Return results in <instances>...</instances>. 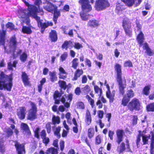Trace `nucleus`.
Masks as SVG:
<instances>
[{
	"label": "nucleus",
	"instance_id": "f257e3e1",
	"mask_svg": "<svg viewBox=\"0 0 154 154\" xmlns=\"http://www.w3.org/2000/svg\"><path fill=\"white\" fill-rule=\"evenodd\" d=\"M22 0L28 7L27 11L21 8L19 9L18 11V15L20 18L22 19L21 20L23 22H26V24H28L29 23V17H33L37 21L38 27L41 28V32L42 33L44 32L45 29L48 26H52L53 23L51 22L44 23L43 20H40V17L37 15L38 9L34 5H29L26 0Z\"/></svg>",
	"mask_w": 154,
	"mask_h": 154
},
{
	"label": "nucleus",
	"instance_id": "f03ea898",
	"mask_svg": "<svg viewBox=\"0 0 154 154\" xmlns=\"http://www.w3.org/2000/svg\"><path fill=\"white\" fill-rule=\"evenodd\" d=\"M12 80L11 76H5L3 72H2L1 74L0 89L2 90L5 88L10 91L12 86Z\"/></svg>",
	"mask_w": 154,
	"mask_h": 154
},
{
	"label": "nucleus",
	"instance_id": "7ed1b4c3",
	"mask_svg": "<svg viewBox=\"0 0 154 154\" xmlns=\"http://www.w3.org/2000/svg\"><path fill=\"white\" fill-rule=\"evenodd\" d=\"M79 3L81 5L82 11L80 13V16L82 20H86L88 19L89 15L86 13L92 9L91 6L89 4L88 0H80Z\"/></svg>",
	"mask_w": 154,
	"mask_h": 154
},
{
	"label": "nucleus",
	"instance_id": "20e7f679",
	"mask_svg": "<svg viewBox=\"0 0 154 154\" xmlns=\"http://www.w3.org/2000/svg\"><path fill=\"white\" fill-rule=\"evenodd\" d=\"M110 5L107 0H96L95 8L97 10L100 11L106 9L109 7Z\"/></svg>",
	"mask_w": 154,
	"mask_h": 154
},
{
	"label": "nucleus",
	"instance_id": "39448f33",
	"mask_svg": "<svg viewBox=\"0 0 154 154\" xmlns=\"http://www.w3.org/2000/svg\"><path fill=\"white\" fill-rule=\"evenodd\" d=\"M131 24V22L129 19L127 18L124 19L122 22V26L126 34L129 36L132 35V29Z\"/></svg>",
	"mask_w": 154,
	"mask_h": 154
},
{
	"label": "nucleus",
	"instance_id": "423d86ee",
	"mask_svg": "<svg viewBox=\"0 0 154 154\" xmlns=\"http://www.w3.org/2000/svg\"><path fill=\"white\" fill-rule=\"evenodd\" d=\"M17 43V42L15 36H13L10 38L8 45L4 46L5 51L7 52L13 51L15 49Z\"/></svg>",
	"mask_w": 154,
	"mask_h": 154
},
{
	"label": "nucleus",
	"instance_id": "0eeeda50",
	"mask_svg": "<svg viewBox=\"0 0 154 154\" xmlns=\"http://www.w3.org/2000/svg\"><path fill=\"white\" fill-rule=\"evenodd\" d=\"M30 104L31 108L29 111L27 119L29 120H33L36 118L37 108L36 105L33 103L30 102Z\"/></svg>",
	"mask_w": 154,
	"mask_h": 154
},
{
	"label": "nucleus",
	"instance_id": "6e6552de",
	"mask_svg": "<svg viewBox=\"0 0 154 154\" xmlns=\"http://www.w3.org/2000/svg\"><path fill=\"white\" fill-rule=\"evenodd\" d=\"M128 106L131 110H133L134 109L139 110L141 106L138 100L134 98L129 103Z\"/></svg>",
	"mask_w": 154,
	"mask_h": 154
},
{
	"label": "nucleus",
	"instance_id": "1a4fd4ad",
	"mask_svg": "<svg viewBox=\"0 0 154 154\" xmlns=\"http://www.w3.org/2000/svg\"><path fill=\"white\" fill-rule=\"evenodd\" d=\"M104 85H105L107 89V91L106 92V96L109 99V102L112 103L114 100V97L115 94V91H113L111 92L109 89V87L108 84H107L106 81L105 80Z\"/></svg>",
	"mask_w": 154,
	"mask_h": 154
},
{
	"label": "nucleus",
	"instance_id": "9d476101",
	"mask_svg": "<svg viewBox=\"0 0 154 154\" xmlns=\"http://www.w3.org/2000/svg\"><path fill=\"white\" fill-rule=\"evenodd\" d=\"M61 96V94L59 93L58 91H55L54 95V98L55 100V103L56 104H58L60 103V101L62 103H65L66 99L67 98V96L65 95L62 96L61 98H60L59 99H58L57 98L60 97Z\"/></svg>",
	"mask_w": 154,
	"mask_h": 154
},
{
	"label": "nucleus",
	"instance_id": "9b49d317",
	"mask_svg": "<svg viewBox=\"0 0 154 154\" xmlns=\"http://www.w3.org/2000/svg\"><path fill=\"white\" fill-rule=\"evenodd\" d=\"M45 0L46 2L45 3H47V5H44L43 7L45 10L50 12H52L54 11V10H56V6L51 3V2H49V1H51L52 2H55V0Z\"/></svg>",
	"mask_w": 154,
	"mask_h": 154
},
{
	"label": "nucleus",
	"instance_id": "f8f14e48",
	"mask_svg": "<svg viewBox=\"0 0 154 154\" xmlns=\"http://www.w3.org/2000/svg\"><path fill=\"white\" fill-rule=\"evenodd\" d=\"M128 6L131 7L133 5L135 6H138L142 2V0H122Z\"/></svg>",
	"mask_w": 154,
	"mask_h": 154
},
{
	"label": "nucleus",
	"instance_id": "ddd939ff",
	"mask_svg": "<svg viewBox=\"0 0 154 154\" xmlns=\"http://www.w3.org/2000/svg\"><path fill=\"white\" fill-rule=\"evenodd\" d=\"M117 139L116 142L119 144L120 143L123 141V135L124 134V131L121 130H118L116 132Z\"/></svg>",
	"mask_w": 154,
	"mask_h": 154
},
{
	"label": "nucleus",
	"instance_id": "4468645a",
	"mask_svg": "<svg viewBox=\"0 0 154 154\" xmlns=\"http://www.w3.org/2000/svg\"><path fill=\"white\" fill-rule=\"evenodd\" d=\"M14 144L18 154H22L23 153H25L24 146L23 144H20L16 141L15 142Z\"/></svg>",
	"mask_w": 154,
	"mask_h": 154
},
{
	"label": "nucleus",
	"instance_id": "2eb2a0df",
	"mask_svg": "<svg viewBox=\"0 0 154 154\" xmlns=\"http://www.w3.org/2000/svg\"><path fill=\"white\" fill-rule=\"evenodd\" d=\"M26 111V109L25 107H20L17 109V115L20 119H23L24 118Z\"/></svg>",
	"mask_w": 154,
	"mask_h": 154
},
{
	"label": "nucleus",
	"instance_id": "dca6fc26",
	"mask_svg": "<svg viewBox=\"0 0 154 154\" xmlns=\"http://www.w3.org/2000/svg\"><path fill=\"white\" fill-rule=\"evenodd\" d=\"M115 68L117 73L116 80L119 81L122 79L121 66L119 64L116 63L115 65Z\"/></svg>",
	"mask_w": 154,
	"mask_h": 154
},
{
	"label": "nucleus",
	"instance_id": "f3484780",
	"mask_svg": "<svg viewBox=\"0 0 154 154\" xmlns=\"http://www.w3.org/2000/svg\"><path fill=\"white\" fill-rule=\"evenodd\" d=\"M144 39L143 34L142 32H140L137 37V40L140 47H141L143 45Z\"/></svg>",
	"mask_w": 154,
	"mask_h": 154
},
{
	"label": "nucleus",
	"instance_id": "a211bd4d",
	"mask_svg": "<svg viewBox=\"0 0 154 154\" xmlns=\"http://www.w3.org/2000/svg\"><path fill=\"white\" fill-rule=\"evenodd\" d=\"M143 49L146 50V53L149 56H152L154 54V52L149 47L147 43H145L143 44Z\"/></svg>",
	"mask_w": 154,
	"mask_h": 154
},
{
	"label": "nucleus",
	"instance_id": "6ab92c4d",
	"mask_svg": "<svg viewBox=\"0 0 154 154\" xmlns=\"http://www.w3.org/2000/svg\"><path fill=\"white\" fill-rule=\"evenodd\" d=\"M59 78L60 79H65L67 77V73L62 67H60L59 69Z\"/></svg>",
	"mask_w": 154,
	"mask_h": 154
},
{
	"label": "nucleus",
	"instance_id": "aec40b11",
	"mask_svg": "<svg viewBox=\"0 0 154 154\" xmlns=\"http://www.w3.org/2000/svg\"><path fill=\"white\" fill-rule=\"evenodd\" d=\"M102 101L103 103H105L106 102V99L103 96L99 97L97 102L96 103V105L98 106V107L99 109L102 108L103 107V104L101 103Z\"/></svg>",
	"mask_w": 154,
	"mask_h": 154
},
{
	"label": "nucleus",
	"instance_id": "412c9836",
	"mask_svg": "<svg viewBox=\"0 0 154 154\" xmlns=\"http://www.w3.org/2000/svg\"><path fill=\"white\" fill-rule=\"evenodd\" d=\"M125 149V144L124 143L122 142L120 144H119V145L118 146L116 151L119 154H122Z\"/></svg>",
	"mask_w": 154,
	"mask_h": 154
},
{
	"label": "nucleus",
	"instance_id": "4be33fe9",
	"mask_svg": "<svg viewBox=\"0 0 154 154\" xmlns=\"http://www.w3.org/2000/svg\"><path fill=\"white\" fill-rule=\"evenodd\" d=\"M85 122L86 125H89L91 122V118L90 113L89 110L86 112L85 117Z\"/></svg>",
	"mask_w": 154,
	"mask_h": 154
},
{
	"label": "nucleus",
	"instance_id": "5701e85b",
	"mask_svg": "<svg viewBox=\"0 0 154 154\" xmlns=\"http://www.w3.org/2000/svg\"><path fill=\"white\" fill-rule=\"evenodd\" d=\"M117 82H118L119 85L120 92L123 95L125 93L124 90L126 87V85L125 84H123L122 79H120L119 81L118 80H117Z\"/></svg>",
	"mask_w": 154,
	"mask_h": 154
},
{
	"label": "nucleus",
	"instance_id": "b1692460",
	"mask_svg": "<svg viewBox=\"0 0 154 154\" xmlns=\"http://www.w3.org/2000/svg\"><path fill=\"white\" fill-rule=\"evenodd\" d=\"M49 37L52 42L56 41L57 40V37L56 31L55 30H52L50 33Z\"/></svg>",
	"mask_w": 154,
	"mask_h": 154
},
{
	"label": "nucleus",
	"instance_id": "393cba45",
	"mask_svg": "<svg viewBox=\"0 0 154 154\" xmlns=\"http://www.w3.org/2000/svg\"><path fill=\"white\" fill-rule=\"evenodd\" d=\"M88 25L91 27H95L99 26V21L95 20H91L89 21Z\"/></svg>",
	"mask_w": 154,
	"mask_h": 154
},
{
	"label": "nucleus",
	"instance_id": "a878e982",
	"mask_svg": "<svg viewBox=\"0 0 154 154\" xmlns=\"http://www.w3.org/2000/svg\"><path fill=\"white\" fill-rule=\"evenodd\" d=\"M83 73V71L82 69H78L76 70L74 73V76L72 79L73 80H76L78 78L80 77Z\"/></svg>",
	"mask_w": 154,
	"mask_h": 154
},
{
	"label": "nucleus",
	"instance_id": "bb28decb",
	"mask_svg": "<svg viewBox=\"0 0 154 154\" xmlns=\"http://www.w3.org/2000/svg\"><path fill=\"white\" fill-rule=\"evenodd\" d=\"M6 31L3 30L0 32V45H3L5 43V35Z\"/></svg>",
	"mask_w": 154,
	"mask_h": 154
},
{
	"label": "nucleus",
	"instance_id": "cd10ccee",
	"mask_svg": "<svg viewBox=\"0 0 154 154\" xmlns=\"http://www.w3.org/2000/svg\"><path fill=\"white\" fill-rule=\"evenodd\" d=\"M22 78L24 84L26 85H28L29 84V78L28 76L25 72H22Z\"/></svg>",
	"mask_w": 154,
	"mask_h": 154
},
{
	"label": "nucleus",
	"instance_id": "c85d7f7f",
	"mask_svg": "<svg viewBox=\"0 0 154 154\" xmlns=\"http://www.w3.org/2000/svg\"><path fill=\"white\" fill-rule=\"evenodd\" d=\"M21 128L25 133H27L28 134H29L30 133V131L28 126L26 124L23 123H22L21 125Z\"/></svg>",
	"mask_w": 154,
	"mask_h": 154
},
{
	"label": "nucleus",
	"instance_id": "c756f323",
	"mask_svg": "<svg viewBox=\"0 0 154 154\" xmlns=\"http://www.w3.org/2000/svg\"><path fill=\"white\" fill-rule=\"evenodd\" d=\"M142 25L139 23L136 22V26L134 27V29L135 32L136 33L141 31Z\"/></svg>",
	"mask_w": 154,
	"mask_h": 154
},
{
	"label": "nucleus",
	"instance_id": "7c9ffc66",
	"mask_svg": "<svg viewBox=\"0 0 154 154\" xmlns=\"http://www.w3.org/2000/svg\"><path fill=\"white\" fill-rule=\"evenodd\" d=\"M49 75L50 76V79L52 82H54L57 80V77L56 76L55 72H50Z\"/></svg>",
	"mask_w": 154,
	"mask_h": 154
},
{
	"label": "nucleus",
	"instance_id": "2f4dec72",
	"mask_svg": "<svg viewBox=\"0 0 154 154\" xmlns=\"http://www.w3.org/2000/svg\"><path fill=\"white\" fill-rule=\"evenodd\" d=\"M122 10L123 8H122V6L119 4H117L115 11L116 13L120 15L122 13Z\"/></svg>",
	"mask_w": 154,
	"mask_h": 154
},
{
	"label": "nucleus",
	"instance_id": "473e14b6",
	"mask_svg": "<svg viewBox=\"0 0 154 154\" xmlns=\"http://www.w3.org/2000/svg\"><path fill=\"white\" fill-rule=\"evenodd\" d=\"M22 31L24 33L27 34H30L32 32L31 29L29 27L23 26Z\"/></svg>",
	"mask_w": 154,
	"mask_h": 154
},
{
	"label": "nucleus",
	"instance_id": "72a5a7b5",
	"mask_svg": "<svg viewBox=\"0 0 154 154\" xmlns=\"http://www.w3.org/2000/svg\"><path fill=\"white\" fill-rule=\"evenodd\" d=\"M127 97L130 99L133 97L134 95V91L132 90H128L125 95Z\"/></svg>",
	"mask_w": 154,
	"mask_h": 154
},
{
	"label": "nucleus",
	"instance_id": "f704fd0d",
	"mask_svg": "<svg viewBox=\"0 0 154 154\" xmlns=\"http://www.w3.org/2000/svg\"><path fill=\"white\" fill-rule=\"evenodd\" d=\"M94 90L96 93H99V97L103 96L102 95V91L101 89L97 85L94 86Z\"/></svg>",
	"mask_w": 154,
	"mask_h": 154
},
{
	"label": "nucleus",
	"instance_id": "c9c22d12",
	"mask_svg": "<svg viewBox=\"0 0 154 154\" xmlns=\"http://www.w3.org/2000/svg\"><path fill=\"white\" fill-rule=\"evenodd\" d=\"M129 100V99L125 95L122 101V104L124 106H126Z\"/></svg>",
	"mask_w": 154,
	"mask_h": 154
},
{
	"label": "nucleus",
	"instance_id": "e433bc0d",
	"mask_svg": "<svg viewBox=\"0 0 154 154\" xmlns=\"http://www.w3.org/2000/svg\"><path fill=\"white\" fill-rule=\"evenodd\" d=\"M52 119L53 123L54 125L56 124H59L60 122V117L58 116H54Z\"/></svg>",
	"mask_w": 154,
	"mask_h": 154
},
{
	"label": "nucleus",
	"instance_id": "4c0bfd02",
	"mask_svg": "<svg viewBox=\"0 0 154 154\" xmlns=\"http://www.w3.org/2000/svg\"><path fill=\"white\" fill-rule=\"evenodd\" d=\"M94 134V130L93 128H90L88 131V136L89 138H91L92 137Z\"/></svg>",
	"mask_w": 154,
	"mask_h": 154
},
{
	"label": "nucleus",
	"instance_id": "58836bf2",
	"mask_svg": "<svg viewBox=\"0 0 154 154\" xmlns=\"http://www.w3.org/2000/svg\"><path fill=\"white\" fill-rule=\"evenodd\" d=\"M4 131L6 133L7 137H9L13 134V131L10 128H6L5 129Z\"/></svg>",
	"mask_w": 154,
	"mask_h": 154
},
{
	"label": "nucleus",
	"instance_id": "ea45409f",
	"mask_svg": "<svg viewBox=\"0 0 154 154\" xmlns=\"http://www.w3.org/2000/svg\"><path fill=\"white\" fill-rule=\"evenodd\" d=\"M78 59L77 58L74 59L72 61V67L75 69H76L78 65Z\"/></svg>",
	"mask_w": 154,
	"mask_h": 154
},
{
	"label": "nucleus",
	"instance_id": "a19ab883",
	"mask_svg": "<svg viewBox=\"0 0 154 154\" xmlns=\"http://www.w3.org/2000/svg\"><path fill=\"white\" fill-rule=\"evenodd\" d=\"M150 89V86H146L143 88V92L145 95H148L149 93V90Z\"/></svg>",
	"mask_w": 154,
	"mask_h": 154
},
{
	"label": "nucleus",
	"instance_id": "79ce46f5",
	"mask_svg": "<svg viewBox=\"0 0 154 154\" xmlns=\"http://www.w3.org/2000/svg\"><path fill=\"white\" fill-rule=\"evenodd\" d=\"M60 127H57L54 130V134L57 136V137L59 138L60 136Z\"/></svg>",
	"mask_w": 154,
	"mask_h": 154
},
{
	"label": "nucleus",
	"instance_id": "37998d69",
	"mask_svg": "<svg viewBox=\"0 0 154 154\" xmlns=\"http://www.w3.org/2000/svg\"><path fill=\"white\" fill-rule=\"evenodd\" d=\"M42 2L41 0H36L35 2V5L38 6V7L37 8L34 6L38 9V12H37V14L39 13L41 11H42V10H41L39 9V6L42 4Z\"/></svg>",
	"mask_w": 154,
	"mask_h": 154
},
{
	"label": "nucleus",
	"instance_id": "c03bdc74",
	"mask_svg": "<svg viewBox=\"0 0 154 154\" xmlns=\"http://www.w3.org/2000/svg\"><path fill=\"white\" fill-rule=\"evenodd\" d=\"M48 152L47 154H48V152L51 153V154H57V149L54 148H51L49 149L48 150Z\"/></svg>",
	"mask_w": 154,
	"mask_h": 154
},
{
	"label": "nucleus",
	"instance_id": "a18cd8bd",
	"mask_svg": "<svg viewBox=\"0 0 154 154\" xmlns=\"http://www.w3.org/2000/svg\"><path fill=\"white\" fill-rule=\"evenodd\" d=\"M71 44L72 42L70 41H66L64 42L63 44L62 45V47L63 48H65L66 49V50H67V48H69L68 45Z\"/></svg>",
	"mask_w": 154,
	"mask_h": 154
},
{
	"label": "nucleus",
	"instance_id": "49530a36",
	"mask_svg": "<svg viewBox=\"0 0 154 154\" xmlns=\"http://www.w3.org/2000/svg\"><path fill=\"white\" fill-rule=\"evenodd\" d=\"M91 88L88 85H86L85 87L82 88V90L85 93L87 94L91 91Z\"/></svg>",
	"mask_w": 154,
	"mask_h": 154
},
{
	"label": "nucleus",
	"instance_id": "de8ad7c7",
	"mask_svg": "<svg viewBox=\"0 0 154 154\" xmlns=\"http://www.w3.org/2000/svg\"><path fill=\"white\" fill-rule=\"evenodd\" d=\"M144 132V131L142 133ZM142 136L143 137V144H147L148 143V141L149 139V137L146 136V135H144L143 133H142Z\"/></svg>",
	"mask_w": 154,
	"mask_h": 154
},
{
	"label": "nucleus",
	"instance_id": "09e8293b",
	"mask_svg": "<svg viewBox=\"0 0 154 154\" xmlns=\"http://www.w3.org/2000/svg\"><path fill=\"white\" fill-rule=\"evenodd\" d=\"M27 57V54L25 52H24L20 56V59L22 62H24L26 60Z\"/></svg>",
	"mask_w": 154,
	"mask_h": 154
},
{
	"label": "nucleus",
	"instance_id": "8fccbe9b",
	"mask_svg": "<svg viewBox=\"0 0 154 154\" xmlns=\"http://www.w3.org/2000/svg\"><path fill=\"white\" fill-rule=\"evenodd\" d=\"M147 109L148 111H154V103H150L147 106Z\"/></svg>",
	"mask_w": 154,
	"mask_h": 154
},
{
	"label": "nucleus",
	"instance_id": "3c124183",
	"mask_svg": "<svg viewBox=\"0 0 154 154\" xmlns=\"http://www.w3.org/2000/svg\"><path fill=\"white\" fill-rule=\"evenodd\" d=\"M86 98L88 99V102L91 105L92 107H93L94 104V101L89 95H87L86 96Z\"/></svg>",
	"mask_w": 154,
	"mask_h": 154
},
{
	"label": "nucleus",
	"instance_id": "603ef678",
	"mask_svg": "<svg viewBox=\"0 0 154 154\" xmlns=\"http://www.w3.org/2000/svg\"><path fill=\"white\" fill-rule=\"evenodd\" d=\"M17 63V62L16 61H15L13 62V63L12 64L11 63L9 62L8 64V68L10 69H12V67H16V65Z\"/></svg>",
	"mask_w": 154,
	"mask_h": 154
},
{
	"label": "nucleus",
	"instance_id": "864d4df0",
	"mask_svg": "<svg viewBox=\"0 0 154 154\" xmlns=\"http://www.w3.org/2000/svg\"><path fill=\"white\" fill-rule=\"evenodd\" d=\"M6 27L11 30L14 29V26L11 23L8 22L6 25Z\"/></svg>",
	"mask_w": 154,
	"mask_h": 154
},
{
	"label": "nucleus",
	"instance_id": "5fc2aeb1",
	"mask_svg": "<svg viewBox=\"0 0 154 154\" xmlns=\"http://www.w3.org/2000/svg\"><path fill=\"white\" fill-rule=\"evenodd\" d=\"M58 83L60 87L64 88V89L66 88V85L65 82L60 80L59 81Z\"/></svg>",
	"mask_w": 154,
	"mask_h": 154
},
{
	"label": "nucleus",
	"instance_id": "6e6d98bb",
	"mask_svg": "<svg viewBox=\"0 0 154 154\" xmlns=\"http://www.w3.org/2000/svg\"><path fill=\"white\" fill-rule=\"evenodd\" d=\"M68 56V54L67 52H64L63 54H62L60 57V60L63 62L67 58Z\"/></svg>",
	"mask_w": 154,
	"mask_h": 154
},
{
	"label": "nucleus",
	"instance_id": "4d7b16f0",
	"mask_svg": "<svg viewBox=\"0 0 154 154\" xmlns=\"http://www.w3.org/2000/svg\"><path fill=\"white\" fill-rule=\"evenodd\" d=\"M77 107L79 109H84L85 106L84 103L82 102H79L77 103Z\"/></svg>",
	"mask_w": 154,
	"mask_h": 154
},
{
	"label": "nucleus",
	"instance_id": "13d9d810",
	"mask_svg": "<svg viewBox=\"0 0 154 154\" xmlns=\"http://www.w3.org/2000/svg\"><path fill=\"white\" fill-rule=\"evenodd\" d=\"M141 131H139V134L137 136V137L136 143L137 147H138V145L139 144V143L140 142L141 140V136H142V134L141 133Z\"/></svg>",
	"mask_w": 154,
	"mask_h": 154
},
{
	"label": "nucleus",
	"instance_id": "bf43d9fd",
	"mask_svg": "<svg viewBox=\"0 0 154 154\" xmlns=\"http://www.w3.org/2000/svg\"><path fill=\"white\" fill-rule=\"evenodd\" d=\"M74 47L75 48L79 49L83 47L82 44H80L79 42H75L74 43Z\"/></svg>",
	"mask_w": 154,
	"mask_h": 154
},
{
	"label": "nucleus",
	"instance_id": "052dcab7",
	"mask_svg": "<svg viewBox=\"0 0 154 154\" xmlns=\"http://www.w3.org/2000/svg\"><path fill=\"white\" fill-rule=\"evenodd\" d=\"M124 66L125 67H132L133 65L132 62L130 60L126 61L124 63Z\"/></svg>",
	"mask_w": 154,
	"mask_h": 154
},
{
	"label": "nucleus",
	"instance_id": "680f3d73",
	"mask_svg": "<svg viewBox=\"0 0 154 154\" xmlns=\"http://www.w3.org/2000/svg\"><path fill=\"white\" fill-rule=\"evenodd\" d=\"M97 114L99 118L102 119L103 118V114H104V112L103 111H98L97 112Z\"/></svg>",
	"mask_w": 154,
	"mask_h": 154
},
{
	"label": "nucleus",
	"instance_id": "e2e57ef3",
	"mask_svg": "<svg viewBox=\"0 0 154 154\" xmlns=\"http://www.w3.org/2000/svg\"><path fill=\"white\" fill-rule=\"evenodd\" d=\"M137 116H134L132 119V124L135 125L137 124Z\"/></svg>",
	"mask_w": 154,
	"mask_h": 154
},
{
	"label": "nucleus",
	"instance_id": "0e129e2a",
	"mask_svg": "<svg viewBox=\"0 0 154 154\" xmlns=\"http://www.w3.org/2000/svg\"><path fill=\"white\" fill-rule=\"evenodd\" d=\"M46 128L47 129V132L49 133H50L51 131V126L50 123L48 122L46 124Z\"/></svg>",
	"mask_w": 154,
	"mask_h": 154
},
{
	"label": "nucleus",
	"instance_id": "69168bd1",
	"mask_svg": "<svg viewBox=\"0 0 154 154\" xmlns=\"http://www.w3.org/2000/svg\"><path fill=\"white\" fill-rule=\"evenodd\" d=\"M101 142V137L100 135L97 136L96 138V142L97 144H99Z\"/></svg>",
	"mask_w": 154,
	"mask_h": 154
},
{
	"label": "nucleus",
	"instance_id": "338daca9",
	"mask_svg": "<svg viewBox=\"0 0 154 154\" xmlns=\"http://www.w3.org/2000/svg\"><path fill=\"white\" fill-rule=\"evenodd\" d=\"M60 150L62 151L64 147V142L63 140H61L60 143Z\"/></svg>",
	"mask_w": 154,
	"mask_h": 154
},
{
	"label": "nucleus",
	"instance_id": "774afa93",
	"mask_svg": "<svg viewBox=\"0 0 154 154\" xmlns=\"http://www.w3.org/2000/svg\"><path fill=\"white\" fill-rule=\"evenodd\" d=\"M153 130L151 131L152 138L151 139V143H152V141H153V144H154V124L153 125Z\"/></svg>",
	"mask_w": 154,
	"mask_h": 154
}]
</instances>
